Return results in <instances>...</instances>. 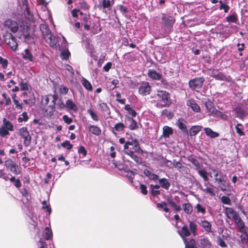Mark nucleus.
I'll use <instances>...</instances> for the list:
<instances>
[{
    "label": "nucleus",
    "instance_id": "obj_26",
    "mask_svg": "<svg viewBox=\"0 0 248 248\" xmlns=\"http://www.w3.org/2000/svg\"><path fill=\"white\" fill-rule=\"evenodd\" d=\"M163 133L162 136L165 138H169L170 136L173 134V130L171 127L168 125H165L162 128Z\"/></svg>",
    "mask_w": 248,
    "mask_h": 248
},
{
    "label": "nucleus",
    "instance_id": "obj_52",
    "mask_svg": "<svg viewBox=\"0 0 248 248\" xmlns=\"http://www.w3.org/2000/svg\"><path fill=\"white\" fill-rule=\"evenodd\" d=\"M235 130L239 136H244L245 133L243 131V126L241 124H237L235 126Z\"/></svg>",
    "mask_w": 248,
    "mask_h": 248
},
{
    "label": "nucleus",
    "instance_id": "obj_43",
    "mask_svg": "<svg viewBox=\"0 0 248 248\" xmlns=\"http://www.w3.org/2000/svg\"><path fill=\"white\" fill-rule=\"evenodd\" d=\"M9 180L11 182L14 184L16 188L18 189L21 186V182L18 178L16 179L15 176H12L11 178H9Z\"/></svg>",
    "mask_w": 248,
    "mask_h": 248
},
{
    "label": "nucleus",
    "instance_id": "obj_13",
    "mask_svg": "<svg viewBox=\"0 0 248 248\" xmlns=\"http://www.w3.org/2000/svg\"><path fill=\"white\" fill-rule=\"evenodd\" d=\"M4 26L10 29L14 33L16 32L18 30V23L10 19H8L4 22Z\"/></svg>",
    "mask_w": 248,
    "mask_h": 248
},
{
    "label": "nucleus",
    "instance_id": "obj_34",
    "mask_svg": "<svg viewBox=\"0 0 248 248\" xmlns=\"http://www.w3.org/2000/svg\"><path fill=\"white\" fill-rule=\"evenodd\" d=\"M89 130L93 134L96 136H99L101 133V129L99 127L94 125H90L89 127Z\"/></svg>",
    "mask_w": 248,
    "mask_h": 248
},
{
    "label": "nucleus",
    "instance_id": "obj_21",
    "mask_svg": "<svg viewBox=\"0 0 248 248\" xmlns=\"http://www.w3.org/2000/svg\"><path fill=\"white\" fill-rule=\"evenodd\" d=\"M233 220L239 232H243L244 231V230H246L245 223L239 215L235 217Z\"/></svg>",
    "mask_w": 248,
    "mask_h": 248
},
{
    "label": "nucleus",
    "instance_id": "obj_17",
    "mask_svg": "<svg viewBox=\"0 0 248 248\" xmlns=\"http://www.w3.org/2000/svg\"><path fill=\"white\" fill-rule=\"evenodd\" d=\"M177 232L183 241L185 239H187L186 237H188L191 235V232L189 230L188 227L186 225L183 226L181 230L178 231Z\"/></svg>",
    "mask_w": 248,
    "mask_h": 248
},
{
    "label": "nucleus",
    "instance_id": "obj_56",
    "mask_svg": "<svg viewBox=\"0 0 248 248\" xmlns=\"http://www.w3.org/2000/svg\"><path fill=\"white\" fill-rule=\"evenodd\" d=\"M214 116H216L217 117H220L222 119L224 120H227L228 118V116L227 115L223 113L221 111L217 110Z\"/></svg>",
    "mask_w": 248,
    "mask_h": 248
},
{
    "label": "nucleus",
    "instance_id": "obj_51",
    "mask_svg": "<svg viewBox=\"0 0 248 248\" xmlns=\"http://www.w3.org/2000/svg\"><path fill=\"white\" fill-rule=\"evenodd\" d=\"M198 174L201 176L204 181H207L208 179V173L205 169L199 170L198 171Z\"/></svg>",
    "mask_w": 248,
    "mask_h": 248
},
{
    "label": "nucleus",
    "instance_id": "obj_8",
    "mask_svg": "<svg viewBox=\"0 0 248 248\" xmlns=\"http://www.w3.org/2000/svg\"><path fill=\"white\" fill-rule=\"evenodd\" d=\"M161 20L162 26L169 30L172 28L175 22V19L173 16H166L164 13L161 14Z\"/></svg>",
    "mask_w": 248,
    "mask_h": 248
},
{
    "label": "nucleus",
    "instance_id": "obj_61",
    "mask_svg": "<svg viewBox=\"0 0 248 248\" xmlns=\"http://www.w3.org/2000/svg\"><path fill=\"white\" fill-rule=\"evenodd\" d=\"M186 158L187 160L190 161L194 166L199 162V161L196 158L195 156L193 155L187 156Z\"/></svg>",
    "mask_w": 248,
    "mask_h": 248
},
{
    "label": "nucleus",
    "instance_id": "obj_54",
    "mask_svg": "<svg viewBox=\"0 0 248 248\" xmlns=\"http://www.w3.org/2000/svg\"><path fill=\"white\" fill-rule=\"evenodd\" d=\"M124 109L127 111L128 114L132 117H135L137 115V112L134 109L130 107V106L129 104L125 105Z\"/></svg>",
    "mask_w": 248,
    "mask_h": 248
},
{
    "label": "nucleus",
    "instance_id": "obj_58",
    "mask_svg": "<svg viewBox=\"0 0 248 248\" xmlns=\"http://www.w3.org/2000/svg\"><path fill=\"white\" fill-rule=\"evenodd\" d=\"M8 131L9 130L6 127L1 126L0 128V136L2 137H4L7 135H9L10 133Z\"/></svg>",
    "mask_w": 248,
    "mask_h": 248
},
{
    "label": "nucleus",
    "instance_id": "obj_14",
    "mask_svg": "<svg viewBox=\"0 0 248 248\" xmlns=\"http://www.w3.org/2000/svg\"><path fill=\"white\" fill-rule=\"evenodd\" d=\"M186 122L183 118H179L177 120L176 125L181 130L182 132L185 134L188 135V129L185 123Z\"/></svg>",
    "mask_w": 248,
    "mask_h": 248
},
{
    "label": "nucleus",
    "instance_id": "obj_62",
    "mask_svg": "<svg viewBox=\"0 0 248 248\" xmlns=\"http://www.w3.org/2000/svg\"><path fill=\"white\" fill-rule=\"evenodd\" d=\"M219 2L220 4L219 9L223 10L225 13H228L230 8V6L228 5L223 3L221 0L219 1Z\"/></svg>",
    "mask_w": 248,
    "mask_h": 248
},
{
    "label": "nucleus",
    "instance_id": "obj_16",
    "mask_svg": "<svg viewBox=\"0 0 248 248\" xmlns=\"http://www.w3.org/2000/svg\"><path fill=\"white\" fill-rule=\"evenodd\" d=\"M23 6L25 7V9L24 10V14L27 19L29 20H31L33 19V14L31 13L30 7L28 3L27 0H25L23 2Z\"/></svg>",
    "mask_w": 248,
    "mask_h": 248
},
{
    "label": "nucleus",
    "instance_id": "obj_20",
    "mask_svg": "<svg viewBox=\"0 0 248 248\" xmlns=\"http://www.w3.org/2000/svg\"><path fill=\"white\" fill-rule=\"evenodd\" d=\"M148 76L153 80H159L162 78V75L157 73L155 70L149 69L147 72Z\"/></svg>",
    "mask_w": 248,
    "mask_h": 248
},
{
    "label": "nucleus",
    "instance_id": "obj_39",
    "mask_svg": "<svg viewBox=\"0 0 248 248\" xmlns=\"http://www.w3.org/2000/svg\"><path fill=\"white\" fill-rule=\"evenodd\" d=\"M184 212L187 215H191L193 211V207L191 203H185L182 204Z\"/></svg>",
    "mask_w": 248,
    "mask_h": 248
},
{
    "label": "nucleus",
    "instance_id": "obj_60",
    "mask_svg": "<svg viewBox=\"0 0 248 248\" xmlns=\"http://www.w3.org/2000/svg\"><path fill=\"white\" fill-rule=\"evenodd\" d=\"M61 146L63 148H66L68 150H70L73 148L72 144L69 140H65L61 144Z\"/></svg>",
    "mask_w": 248,
    "mask_h": 248
},
{
    "label": "nucleus",
    "instance_id": "obj_36",
    "mask_svg": "<svg viewBox=\"0 0 248 248\" xmlns=\"http://www.w3.org/2000/svg\"><path fill=\"white\" fill-rule=\"evenodd\" d=\"M202 128V127L200 125L192 126L189 130V135L190 136H195L201 130Z\"/></svg>",
    "mask_w": 248,
    "mask_h": 248
},
{
    "label": "nucleus",
    "instance_id": "obj_59",
    "mask_svg": "<svg viewBox=\"0 0 248 248\" xmlns=\"http://www.w3.org/2000/svg\"><path fill=\"white\" fill-rule=\"evenodd\" d=\"M22 117H19L18 118V121L19 123H22L23 122H27L28 119L29 117L28 116L27 112H23L21 114Z\"/></svg>",
    "mask_w": 248,
    "mask_h": 248
},
{
    "label": "nucleus",
    "instance_id": "obj_53",
    "mask_svg": "<svg viewBox=\"0 0 248 248\" xmlns=\"http://www.w3.org/2000/svg\"><path fill=\"white\" fill-rule=\"evenodd\" d=\"M195 208L196 209V212L198 214L201 213L202 215H204L206 212L205 207L203 206L200 203L197 204Z\"/></svg>",
    "mask_w": 248,
    "mask_h": 248
},
{
    "label": "nucleus",
    "instance_id": "obj_41",
    "mask_svg": "<svg viewBox=\"0 0 248 248\" xmlns=\"http://www.w3.org/2000/svg\"><path fill=\"white\" fill-rule=\"evenodd\" d=\"M218 186L222 191H231V186L229 182H223Z\"/></svg>",
    "mask_w": 248,
    "mask_h": 248
},
{
    "label": "nucleus",
    "instance_id": "obj_50",
    "mask_svg": "<svg viewBox=\"0 0 248 248\" xmlns=\"http://www.w3.org/2000/svg\"><path fill=\"white\" fill-rule=\"evenodd\" d=\"M19 86L20 87V90L23 91L29 90V84L27 82L25 81L23 79H21V81L19 82Z\"/></svg>",
    "mask_w": 248,
    "mask_h": 248
},
{
    "label": "nucleus",
    "instance_id": "obj_12",
    "mask_svg": "<svg viewBox=\"0 0 248 248\" xmlns=\"http://www.w3.org/2000/svg\"><path fill=\"white\" fill-rule=\"evenodd\" d=\"M204 106L209 113V116H214L217 109L215 107L214 104L210 99L204 102Z\"/></svg>",
    "mask_w": 248,
    "mask_h": 248
},
{
    "label": "nucleus",
    "instance_id": "obj_2",
    "mask_svg": "<svg viewBox=\"0 0 248 248\" xmlns=\"http://www.w3.org/2000/svg\"><path fill=\"white\" fill-rule=\"evenodd\" d=\"M4 42L13 51H16L18 47V44L16 38L9 32H5L3 35Z\"/></svg>",
    "mask_w": 248,
    "mask_h": 248
},
{
    "label": "nucleus",
    "instance_id": "obj_55",
    "mask_svg": "<svg viewBox=\"0 0 248 248\" xmlns=\"http://www.w3.org/2000/svg\"><path fill=\"white\" fill-rule=\"evenodd\" d=\"M87 113L89 114L92 119L94 121L97 122L99 121L98 116L91 109H88L87 110Z\"/></svg>",
    "mask_w": 248,
    "mask_h": 248
},
{
    "label": "nucleus",
    "instance_id": "obj_28",
    "mask_svg": "<svg viewBox=\"0 0 248 248\" xmlns=\"http://www.w3.org/2000/svg\"><path fill=\"white\" fill-rule=\"evenodd\" d=\"M143 173L148 178V179L150 180H153L154 181H156L158 180V176L152 172H151L150 170L145 169L143 170Z\"/></svg>",
    "mask_w": 248,
    "mask_h": 248
},
{
    "label": "nucleus",
    "instance_id": "obj_3",
    "mask_svg": "<svg viewBox=\"0 0 248 248\" xmlns=\"http://www.w3.org/2000/svg\"><path fill=\"white\" fill-rule=\"evenodd\" d=\"M4 165L7 170L10 171L15 175H18L21 173L19 169V166L16 163L10 158L7 159L5 160Z\"/></svg>",
    "mask_w": 248,
    "mask_h": 248
},
{
    "label": "nucleus",
    "instance_id": "obj_22",
    "mask_svg": "<svg viewBox=\"0 0 248 248\" xmlns=\"http://www.w3.org/2000/svg\"><path fill=\"white\" fill-rule=\"evenodd\" d=\"M186 105L190 107L195 112H200L201 111L200 107L193 99L188 100L186 101Z\"/></svg>",
    "mask_w": 248,
    "mask_h": 248
},
{
    "label": "nucleus",
    "instance_id": "obj_64",
    "mask_svg": "<svg viewBox=\"0 0 248 248\" xmlns=\"http://www.w3.org/2000/svg\"><path fill=\"white\" fill-rule=\"evenodd\" d=\"M221 201L223 204L231 205V200L229 197L223 196L221 198Z\"/></svg>",
    "mask_w": 248,
    "mask_h": 248
},
{
    "label": "nucleus",
    "instance_id": "obj_10",
    "mask_svg": "<svg viewBox=\"0 0 248 248\" xmlns=\"http://www.w3.org/2000/svg\"><path fill=\"white\" fill-rule=\"evenodd\" d=\"M127 143L126 145L124 147V152L125 154L129 156L136 163L138 164H141L142 163V159L141 157L138 156L133 151H130L128 149V146H127Z\"/></svg>",
    "mask_w": 248,
    "mask_h": 248
},
{
    "label": "nucleus",
    "instance_id": "obj_23",
    "mask_svg": "<svg viewBox=\"0 0 248 248\" xmlns=\"http://www.w3.org/2000/svg\"><path fill=\"white\" fill-rule=\"evenodd\" d=\"M185 248H198L195 240L190 238L183 240Z\"/></svg>",
    "mask_w": 248,
    "mask_h": 248
},
{
    "label": "nucleus",
    "instance_id": "obj_37",
    "mask_svg": "<svg viewBox=\"0 0 248 248\" xmlns=\"http://www.w3.org/2000/svg\"><path fill=\"white\" fill-rule=\"evenodd\" d=\"M226 20L228 22H232L237 23L238 18L236 12H233L231 15L228 16L226 17Z\"/></svg>",
    "mask_w": 248,
    "mask_h": 248
},
{
    "label": "nucleus",
    "instance_id": "obj_49",
    "mask_svg": "<svg viewBox=\"0 0 248 248\" xmlns=\"http://www.w3.org/2000/svg\"><path fill=\"white\" fill-rule=\"evenodd\" d=\"M240 232L243 233V234L240 236L241 242L243 244H246L248 241V233L247 232V230H244V231Z\"/></svg>",
    "mask_w": 248,
    "mask_h": 248
},
{
    "label": "nucleus",
    "instance_id": "obj_42",
    "mask_svg": "<svg viewBox=\"0 0 248 248\" xmlns=\"http://www.w3.org/2000/svg\"><path fill=\"white\" fill-rule=\"evenodd\" d=\"M127 120L130 123L129 125V128L130 130H134L137 129L138 128L137 123L134 119L131 117H128L127 118Z\"/></svg>",
    "mask_w": 248,
    "mask_h": 248
},
{
    "label": "nucleus",
    "instance_id": "obj_29",
    "mask_svg": "<svg viewBox=\"0 0 248 248\" xmlns=\"http://www.w3.org/2000/svg\"><path fill=\"white\" fill-rule=\"evenodd\" d=\"M55 95H52L51 94L45 95L42 96V99L40 103V106L41 107H45L46 108V106H47L49 102V97H51L53 98V96Z\"/></svg>",
    "mask_w": 248,
    "mask_h": 248
},
{
    "label": "nucleus",
    "instance_id": "obj_4",
    "mask_svg": "<svg viewBox=\"0 0 248 248\" xmlns=\"http://www.w3.org/2000/svg\"><path fill=\"white\" fill-rule=\"evenodd\" d=\"M57 95L53 96V99L51 102V105L46 106V108H41L45 116L47 117H50L53 115L54 112L55 111L56 101L57 100Z\"/></svg>",
    "mask_w": 248,
    "mask_h": 248
},
{
    "label": "nucleus",
    "instance_id": "obj_32",
    "mask_svg": "<svg viewBox=\"0 0 248 248\" xmlns=\"http://www.w3.org/2000/svg\"><path fill=\"white\" fill-rule=\"evenodd\" d=\"M98 106L100 110L104 113H106L107 115H109L110 110L109 108L106 103L102 102L98 104Z\"/></svg>",
    "mask_w": 248,
    "mask_h": 248
},
{
    "label": "nucleus",
    "instance_id": "obj_47",
    "mask_svg": "<svg viewBox=\"0 0 248 248\" xmlns=\"http://www.w3.org/2000/svg\"><path fill=\"white\" fill-rule=\"evenodd\" d=\"M173 165L175 168L177 169L179 171L180 169H185L188 170V168L186 166H182V163L180 161H177L176 159L173 160Z\"/></svg>",
    "mask_w": 248,
    "mask_h": 248
},
{
    "label": "nucleus",
    "instance_id": "obj_27",
    "mask_svg": "<svg viewBox=\"0 0 248 248\" xmlns=\"http://www.w3.org/2000/svg\"><path fill=\"white\" fill-rule=\"evenodd\" d=\"M201 248H211L212 243L207 237H203L200 240Z\"/></svg>",
    "mask_w": 248,
    "mask_h": 248
},
{
    "label": "nucleus",
    "instance_id": "obj_9",
    "mask_svg": "<svg viewBox=\"0 0 248 248\" xmlns=\"http://www.w3.org/2000/svg\"><path fill=\"white\" fill-rule=\"evenodd\" d=\"M156 95L161 99L163 103L161 107H165L169 106L170 104V94L166 91L158 90L157 92Z\"/></svg>",
    "mask_w": 248,
    "mask_h": 248
},
{
    "label": "nucleus",
    "instance_id": "obj_46",
    "mask_svg": "<svg viewBox=\"0 0 248 248\" xmlns=\"http://www.w3.org/2000/svg\"><path fill=\"white\" fill-rule=\"evenodd\" d=\"M23 37L24 38L25 41L29 44H31L34 43V37L30 34V33H28L27 34H23Z\"/></svg>",
    "mask_w": 248,
    "mask_h": 248
},
{
    "label": "nucleus",
    "instance_id": "obj_24",
    "mask_svg": "<svg viewBox=\"0 0 248 248\" xmlns=\"http://www.w3.org/2000/svg\"><path fill=\"white\" fill-rule=\"evenodd\" d=\"M215 79L217 80L225 81L228 82H231L232 81V78L230 76H226L223 73L219 72V71L216 74Z\"/></svg>",
    "mask_w": 248,
    "mask_h": 248
},
{
    "label": "nucleus",
    "instance_id": "obj_11",
    "mask_svg": "<svg viewBox=\"0 0 248 248\" xmlns=\"http://www.w3.org/2000/svg\"><path fill=\"white\" fill-rule=\"evenodd\" d=\"M151 90V87L148 82H142L139 87V93L142 96H146L150 94Z\"/></svg>",
    "mask_w": 248,
    "mask_h": 248
},
{
    "label": "nucleus",
    "instance_id": "obj_19",
    "mask_svg": "<svg viewBox=\"0 0 248 248\" xmlns=\"http://www.w3.org/2000/svg\"><path fill=\"white\" fill-rule=\"evenodd\" d=\"M167 202L170 206L171 207L175 212H179L181 210L182 208L181 205L176 203L172 196H168L167 198Z\"/></svg>",
    "mask_w": 248,
    "mask_h": 248
},
{
    "label": "nucleus",
    "instance_id": "obj_44",
    "mask_svg": "<svg viewBox=\"0 0 248 248\" xmlns=\"http://www.w3.org/2000/svg\"><path fill=\"white\" fill-rule=\"evenodd\" d=\"M82 84L84 87L88 91L91 92L93 91V87L91 83L86 78H83L82 80Z\"/></svg>",
    "mask_w": 248,
    "mask_h": 248
},
{
    "label": "nucleus",
    "instance_id": "obj_7",
    "mask_svg": "<svg viewBox=\"0 0 248 248\" xmlns=\"http://www.w3.org/2000/svg\"><path fill=\"white\" fill-rule=\"evenodd\" d=\"M205 81L204 77H198L190 79L188 81L189 87L192 90H199L202 88Z\"/></svg>",
    "mask_w": 248,
    "mask_h": 248
},
{
    "label": "nucleus",
    "instance_id": "obj_45",
    "mask_svg": "<svg viewBox=\"0 0 248 248\" xmlns=\"http://www.w3.org/2000/svg\"><path fill=\"white\" fill-rule=\"evenodd\" d=\"M45 238L46 240H49L52 238L53 233L51 229L48 227L45 228Z\"/></svg>",
    "mask_w": 248,
    "mask_h": 248
},
{
    "label": "nucleus",
    "instance_id": "obj_30",
    "mask_svg": "<svg viewBox=\"0 0 248 248\" xmlns=\"http://www.w3.org/2000/svg\"><path fill=\"white\" fill-rule=\"evenodd\" d=\"M65 106L69 109L72 110L74 112H77L78 110L77 106L74 103L71 99H68L65 102Z\"/></svg>",
    "mask_w": 248,
    "mask_h": 248
},
{
    "label": "nucleus",
    "instance_id": "obj_1",
    "mask_svg": "<svg viewBox=\"0 0 248 248\" xmlns=\"http://www.w3.org/2000/svg\"><path fill=\"white\" fill-rule=\"evenodd\" d=\"M126 135L131 137V140L126 141L124 145V147L127 143H128L127 144V146H128L129 150L133 151V152L143 155L144 153L143 150L141 149L138 140L137 139H133L132 136L130 134L127 133Z\"/></svg>",
    "mask_w": 248,
    "mask_h": 248
},
{
    "label": "nucleus",
    "instance_id": "obj_40",
    "mask_svg": "<svg viewBox=\"0 0 248 248\" xmlns=\"http://www.w3.org/2000/svg\"><path fill=\"white\" fill-rule=\"evenodd\" d=\"M189 222V227L190 229V232L192 233L193 236H196L197 234V225L196 223L192 221H188Z\"/></svg>",
    "mask_w": 248,
    "mask_h": 248
},
{
    "label": "nucleus",
    "instance_id": "obj_15",
    "mask_svg": "<svg viewBox=\"0 0 248 248\" xmlns=\"http://www.w3.org/2000/svg\"><path fill=\"white\" fill-rule=\"evenodd\" d=\"M225 214L227 217L230 219H233L239 215L238 213L232 207H226L224 208Z\"/></svg>",
    "mask_w": 248,
    "mask_h": 248
},
{
    "label": "nucleus",
    "instance_id": "obj_33",
    "mask_svg": "<svg viewBox=\"0 0 248 248\" xmlns=\"http://www.w3.org/2000/svg\"><path fill=\"white\" fill-rule=\"evenodd\" d=\"M204 131L206 135L211 138H215L219 136V134L213 131L210 128H204Z\"/></svg>",
    "mask_w": 248,
    "mask_h": 248
},
{
    "label": "nucleus",
    "instance_id": "obj_5",
    "mask_svg": "<svg viewBox=\"0 0 248 248\" xmlns=\"http://www.w3.org/2000/svg\"><path fill=\"white\" fill-rule=\"evenodd\" d=\"M19 135L23 139V144L25 147H28L31 142V137L26 127H21L19 131Z\"/></svg>",
    "mask_w": 248,
    "mask_h": 248
},
{
    "label": "nucleus",
    "instance_id": "obj_38",
    "mask_svg": "<svg viewBox=\"0 0 248 248\" xmlns=\"http://www.w3.org/2000/svg\"><path fill=\"white\" fill-rule=\"evenodd\" d=\"M25 53L23 54L22 58L25 60L30 62H32L33 60V56L29 49H26L24 51Z\"/></svg>",
    "mask_w": 248,
    "mask_h": 248
},
{
    "label": "nucleus",
    "instance_id": "obj_63",
    "mask_svg": "<svg viewBox=\"0 0 248 248\" xmlns=\"http://www.w3.org/2000/svg\"><path fill=\"white\" fill-rule=\"evenodd\" d=\"M78 153L82 155L83 157H85L87 154V151L83 146L81 145L78 148Z\"/></svg>",
    "mask_w": 248,
    "mask_h": 248
},
{
    "label": "nucleus",
    "instance_id": "obj_18",
    "mask_svg": "<svg viewBox=\"0 0 248 248\" xmlns=\"http://www.w3.org/2000/svg\"><path fill=\"white\" fill-rule=\"evenodd\" d=\"M125 127V126L123 123H117L114 125V127L112 128L111 132L113 134L116 135L117 134H120L122 132Z\"/></svg>",
    "mask_w": 248,
    "mask_h": 248
},
{
    "label": "nucleus",
    "instance_id": "obj_57",
    "mask_svg": "<svg viewBox=\"0 0 248 248\" xmlns=\"http://www.w3.org/2000/svg\"><path fill=\"white\" fill-rule=\"evenodd\" d=\"M4 126L3 127H6L9 130L12 131L14 130V126L9 121H6V119H4Z\"/></svg>",
    "mask_w": 248,
    "mask_h": 248
},
{
    "label": "nucleus",
    "instance_id": "obj_35",
    "mask_svg": "<svg viewBox=\"0 0 248 248\" xmlns=\"http://www.w3.org/2000/svg\"><path fill=\"white\" fill-rule=\"evenodd\" d=\"M158 182L160 186L165 189L168 190L170 187V184L166 178L158 179Z\"/></svg>",
    "mask_w": 248,
    "mask_h": 248
},
{
    "label": "nucleus",
    "instance_id": "obj_6",
    "mask_svg": "<svg viewBox=\"0 0 248 248\" xmlns=\"http://www.w3.org/2000/svg\"><path fill=\"white\" fill-rule=\"evenodd\" d=\"M43 35L45 41L51 46L53 47L57 44L56 37L51 34V32L48 27H46L45 31H43Z\"/></svg>",
    "mask_w": 248,
    "mask_h": 248
},
{
    "label": "nucleus",
    "instance_id": "obj_31",
    "mask_svg": "<svg viewBox=\"0 0 248 248\" xmlns=\"http://www.w3.org/2000/svg\"><path fill=\"white\" fill-rule=\"evenodd\" d=\"M168 204L167 202L162 201L156 204V207L165 213H168L170 212V209L168 207Z\"/></svg>",
    "mask_w": 248,
    "mask_h": 248
},
{
    "label": "nucleus",
    "instance_id": "obj_25",
    "mask_svg": "<svg viewBox=\"0 0 248 248\" xmlns=\"http://www.w3.org/2000/svg\"><path fill=\"white\" fill-rule=\"evenodd\" d=\"M199 224L202 227L204 230L207 232H211L212 231V224L208 220L203 219L201 220Z\"/></svg>",
    "mask_w": 248,
    "mask_h": 248
},
{
    "label": "nucleus",
    "instance_id": "obj_48",
    "mask_svg": "<svg viewBox=\"0 0 248 248\" xmlns=\"http://www.w3.org/2000/svg\"><path fill=\"white\" fill-rule=\"evenodd\" d=\"M70 52L68 49L63 50L61 53V58L63 61H67L70 56Z\"/></svg>",
    "mask_w": 248,
    "mask_h": 248
}]
</instances>
